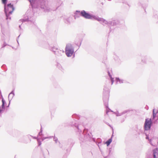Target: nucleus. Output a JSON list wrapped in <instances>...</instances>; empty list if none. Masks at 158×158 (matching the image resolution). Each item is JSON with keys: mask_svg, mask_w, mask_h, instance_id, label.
I'll return each mask as SVG.
<instances>
[{"mask_svg": "<svg viewBox=\"0 0 158 158\" xmlns=\"http://www.w3.org/2000/svg\"><path fill=\"white\" fill-rule=\"evenodd\" d=\"M81 15L82 16L87 19H91L93 18V16L87 13L84 10L81 11Z\"/></svg>", "mask_w": 158, "mask_h": 158, "instance_id": "4", "label": "nucleus"}, {"mask_svg": "<svg viewBox=\"0 0 158 158\" xmlns=\"http://www.w3.org/2000/svg\"><path fill=\"white\" fill-rule=\"evenodd\" d=\"M41 145V143H39V145Z\"/></svg>", "mask_w": 158, "mask_h": 158, "instance_id": "11", "label": "nucleus"}, {"mask_svg": "<svg viewBox=\"0 0 158 158\" xmlns=\"http://www.w3.org/2000/svg\"><path fill=\"white\" fill-rule=\"evenodd\" d=\"M74 50L71 44H68L65 48V53L68 57L71 56L73 54Z\"/></svg>", "mask_w": 158, "mask_h": 158, "instance_id": "1", "label": "nucleus"}, {"mask_svg": "<svg viewBox=\"0 0 158 158\" xmlns=\"http://www.w3.org/2000/svg\"><path fill=\"white\" fill-rule=\"evenodd\" d=\"M146 139H148V137H147Z\"/></svg>", "mask_w": 158, "mask_h": 158, "instance_id": "12", "label": "nucleus"}, {"mask_svg": "<svg viewBox=\"0 0 158 158\" xmlns=\"http://www.w3.org/2000/svg\"><path fill=\"white\" fill-rule=\"evenodd\" d=\"M158 114V112H157L156 113L155 112V110H153V119H154L156 117V114Z\"/></svg>", "mask_w": 158, "mask_h": 158, "instance_id": "8", "label": "nucleus"}, {"mask_svg": "<svg viewBox=\"0 0 158 158\" xmlns=\"http://www.w3.org/2000/svg\"><path fill=\"white\" fill-rule=\"evenodd\" d=\"M152 121L151 119H146L144 123V128L146 130H148L150 129Z\"/></svg>", "mask_w": 158, "mask_h": 158, "instance_id": "3", "label": "nucleus"}, {"mask_svg": "<svg viewBox=\"0 0 158 158\" xmlns=\"http://www.w3.org/2000/svg\"><path fill=\"white\" fill-rule=\"evenodd\" d=\"M5 9L6 19H7L8 18V15L11 14L14 10L13 5L11 4H8L6 7L5 6Z\"/></svg>", "mask_w": 158, "mask_h": 158, "instance_id": "2", "label": "nucleus"}, {"mask_svg": "<svg viewBox=\"0 0 158 158\" xmlns=\"http://www.w3.org/2000/svg\"><path fill=\"white\" fill-rule=\"evenodd\" d=\"M154 158H158V150L156 149L154 151Z\"/></svg>", "mask_w": 158, "mask_h": 158, "instance_id": "5", "label": "nucleus"}, {"mask_svg": "<svg viewBox=\"0 0 158 158\" xmlns=\"http://www.w3.org/2000/svg\"><path fill=\"white\" fill-rule=\"evenodd\" d=\"M33 0H30V2H33Z\"/></svg>", "mask_w": 158, "mask_h": 158, "instance_id": "10", "label": "nucleus"}, {"mask_svg": "<svg viewBox=\"0 0 158 158\" xmlns=\"http://www.w3.org/2000/svg\"><path fill=\"white\" fill-rule=\"evenodd\" d=\"M150 141V143H151V144L153 145V146H155L156 145V144L154 143L155 140V139H152L149 140Z\"/></svg>", "mask_w": 158, "mask_h": 158, "instance_id": "6", "label": "nucleus"}, {"mask_svg": "<svg viewBox=\"0 0 158 158\" xmlns=\"http://www.w3.org/2000/svg\"><path fill=\"white\" fill-rule=\"evenodd\" d=\"M7 0H2V2L4 4H6Z\"/></svg>", "mask_w": 158, "mask_h": 158, "instance_id": "9", "label": "nucleus"}, {"mask_svg": "<svg viewBox=\"0 0 158 158\" xmlns=\"http://www.w3.org/2000/svg\"><path fill=\"white\" fill-rule=\"evenodd\" d=\"M112 142V139H110L108 141L106 142V144L107 145V146H109L110 143Z\"/></svg>", "mask_w": 158, "mask_h": 158, "instance_id": "7", "label": "nucleus"}]
</instances>
